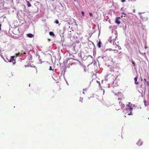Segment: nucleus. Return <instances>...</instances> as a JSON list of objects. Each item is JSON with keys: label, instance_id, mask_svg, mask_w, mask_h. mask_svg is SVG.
Instances as JSON below:
<instances>
[{"label": "nucleus", "instance_id": "nucleus-1", "mask_svg": "<svg viewBox=\"0 0 149 149\" xmlns=\"http://www.w3.org/2000/svg\"><path fill=\"white\" fill-rule=\"evenodd\" d=\"M120 19V17H117L116 18V22L118 24H120V22L119 20Z\"/></svg>", "mask_w": 149, "mask_h": 149}, {"label": "nucleus", "instance_id": "nucleus-2", "mask_svg": "<svg viewBox=\"0 0 149 149\" xmlns=\"http://www.w3.org/2000/svg\"><path fill=\"white\" fill-rule=\"evenodd\" d=\"M130 102L129 103V104L127 105V106L129 107V109L131 110H132L133 109V108L132 107L131 105L130 104Z\"/></svg>", "mask_w": 149, "mask_h": 149}, {"label": "nucleus", "instance_id": "nucleus-3", "mask_svg": "<svg viewBox=\"0 0 149 149\" xmlns=\"http://www.w3.org/2000/svg\"><path fill=\"white\" fill-rule=\"evenodd\" d=\"M138 78V76H137L136 77H135L134 78V80L135 81V83L136 84H139V82L137 81V79Z\"/></svg>", "mask_w": 149, "mask_h": 149}, {"label": "nucleus", "instance_id": "nucleus-4", "mask_svg": "<svg viewBox=\"0 0 149 149\" xmlns=\"http://www.w3.org/2000/svg\"><path fill=\"white\" fill-rule=\"evenodd\" d=\"M27 36L30 38H33L34 36V35L31 33H29L27 34Z\"/></svg>", "mask_w": 149, "mask_h": 149}, {"label": "nucleus", "instance_id": "nucleus-5", "mask_svg": "<svg viewBox=\"0 0 149 149\" xmlns=\"http://www.w3.org/2000/svg\"><path fill=\"white\" fill-rule=\"evenodd\" d=\"M137 144L139 146L142 145L143 144V143L141 141L139 140L138 141Z\"/></svg>", "mask_w": 149, "mask_h": 149}, {"label": "nucleus", "instance_id": "nucleus-6", "mask_svg": "<svg viewBox=\"0 0 149 149\" xmlns=\"http://www.w3.org/2000/svg\"><path fill=\"white\" fill-rule=\"evenodd\" d=\"M120 103H121L120 105L121 107V108L122 109L125 107V104L121 103V102H119V103L120 104Z\"/></svg>", "mask_w": 149, "mask_h": 149}, {"label": "nucleus", "instance_id": "nucleus-7", "mask_svg": "<svg viewBox=\"0 0 149 149\" xmlns=\"http://www.w3.org/2000/svg\"><path fill=\"white\" fill-rule=\"evenodd\" d=\"M101 42L100 41V42L98 43L97 46L99 48H100L101 47Z\"/></svg>", "mask_w": 149, "mask_h": 149}, {"label": "nucleus", "instance_id": "nucleus-8", "mask_svg": "<svg viewBox=\"0 0 149 149\" xmlns=\"http://www.w3.org/2000/svg\"><path fill=\"white\" fill-rule=\"evenodd\" d=\"M126 15L124 13H122V15L121 16V17L123 18V17H126Z\"/></svg>", "mask_w": 149, "mask_h": 149}, {"label": "nucleus", "instance_id": "nucleus-9", "mask_svg": "<svg viewBox=\"0 0 149 149\" xmlns=\"http://www.w3.org/2000/svg\"><path fill=\"white\" fill-rule=\"evenodd\" d=\"M15 57V56H11V58L10 59V62H11L12 61L14 60V58Z\"/></svg>", "mask_w": 149, "mask_h": 149}, {"label": "nucleus", "instance_id": "nucleus-10", "mask_svg": "<svg viewBox=\"0 0 149 149\" xmlns=\"http://www.w3.org/2000/svg\"><path fill=\"white\" fill-rule=\"evenodd\" d=\"M22 54L21 53H18L16 54L15 55L16 57H17L21 56Z\"/></svg>", "mask_w": 149, "mask_h": 149}, {"label": "nucleus", "instance_id": "nucleus-11", "mask_svg": "<svg viewBox=\"0 0 149 149\" xmlns=\"http://www.w3.org/2000/svg\"><path fill=\"white\" fill-rule=\"evenodd\" d=\"M26 2L27 3V4L28 6L29 7H31V4L30 3L29 1H27Z\"/></svg>", "mask_w": 149, "mask_h": 149}, {"label": "nucleus", "instance_id": "nucleus-12", "mask_svg": "<svg viewBox=\"0 0 149 149\" xmlns=\"http://www.w3.org/2000/svg\"><path fill=\"white\" fill-rule=\"evenodd\" d=\"M49 34L50 36H54V33L51 31H50L49 32Z\"/></svg>", "mask_w": 149, "mask_h": 149}, {"label": "nucleus", "instance_id": "nucleus-13", "mask_svg": "<svg viewBox=\"0 0 149 149\" xmlns=\"http://www.w3.org/2000/svg\"><path fill=\"white\" fill-rule=\"evenodd\" d=\"M83 100V98L81 97H80L79 99V101L81 102H82Z\"/></svg>", "mask_w": 149, "mask_h": 149}, {"label": "nucleus", "instance_id": "nucleus-14", "mask_svg": "<svg viewBox=\"0 0 149 149\" xmlns=\"http://www.w3.org/2000/svg\"><path fill=\"white\" fill-rule=\"evenodd\" d=\"M55 23L56 24H59V22L57 20H56L55 21Z\"/></svg>", "mask_w": 149, "mask_h": 149}, {"label": "nucleus", "instance_id": "nucleus-15", "mask_svg": "<svg viewBox=\"0 0 149 149\" xmlns=\"http://www.w3.org/2000/svg\"><path fill=\"white\" fill-rule=\"evenodd\" d=\"M123 99V97H119V98H118V100H122Z\"/></svg>", "mask_w": 149, "mask_h": 149}, {"label": "nucleus", "instance_id": "nucleus-16", "mask_svg": "<svg viewBox=\"0 0 149 149\" xmlns=\"http://www.w3.org/2000/svg\"><path fill=\"white\" fill-rule=\"evenodd\" d=\"M81 14H82V15L83 16H84V11H82L81 12Z\"/></svg>", "mask_w": 149, "mask_h": 149}, {"label": "nucleus", "instance_id": "nucleus-17", "mask_svg": "<svg viewBox=\"0 0 149 149\" xmlns=\"http://www.w3.org/2000/svg\"><path fill=\"white\" fill-rule=\"evenodd\" d=\"M132 111H131L130 110V112L128 114V115H132Z\"/></svg>", "mask_w": 149, "mask_h": 149}, {"label": "nucleus", "instance_id": "nucleus-18", "mask_svg": "<svg viewBox=\"0 0 149 149\" xmlns=\"http://www.w3.org/2000/svg\"><path fill=\"white\" fill-rule=\"evenodd\" d=\"M89 15L91 17H93V14L91 13H89Z\"/></svg>", "mask_w": 149, "mask_h": 149}, {"label": "nucleus", "instance_id": "nucleus-19", "mask_svg": "<svg viewBox=\"0 0 149 149\" xmlns=\"http://www.w3.org/2000/svg\"><path fill=\"white\" fill-rule=\"evenodd\" d=\"M49 70H53L52 69V67L51 66H49Z\"/></svg>", "mask_w": 149, "mask_h": 149}, {"label": "nucleus", "instance_id": "nucleus-20", "mask_svg": "<svg viewBox=\"0 0 149 149\" xmlns=\"http://www.w3.org/2000/svg\"><path fill=\"white\" fill-rule=\"evenodd\" d=\"M113 50L114 51V52L115 53H117L118 52V51L117 50Z\"/></svg>", "mask_w": 149, "mask_h": 149}, {"label": "nucleus", "instance_id": "nucleus-21", "mask_svg": "<svg viewBox=\"0 0 149 149\" xmlns=\"http://www.w3.org/2000/svg\"><path fill=\"white\" fill-rule=\"evenodd\" d=\"M132 64H133V66H135V62L134 61H132Z\"/></svg>", "mask_w": 149, "mask_h": 149}, {"label": "nucleus", "instance_id": "nucleus-22", "mask_svg": "<svg viewBox=\"0 0 149 149\" xmlns=\"http://www.w3.org/2000/svg\"><path fill=\"white\" fill-rule=\"evenodd\" d=\"M121 1L122 2H124L125 1V0H121Z\"/></svg>", "mask_w": 149, "mask_h": 149}, {"label": "nucleus", "instance_id": "nucleus-23", "mask_svg": "<svg viewBox=\"0 0 149 149\" xmlns=\"http://www.w3.org/2000/svg\"><path fill=\"white\" fill-rule=\"evenodd\" d=\"M1 24H0V31L1 30Z\"/></svg>", "mask_w": 149, "mask_h": 149}, {"label": "nucleus", "instance_id": "nucleus-24", "mask_svg": "<svg viewBox=\"0 0 149 149\" xmlns=\"http://www.w3.org/2000/svg\"><path fill=\"white\" fill-rule=\"evenodd\" d=\"M144 81H145L147 83H148L147 82V81H146V79H144Z\"/></svg>", "mask_w": 149, "mask_h": 149}, {"label": "nucleus", "instance_id": "nucleus-25", "mask_svg": "<svg viewBox=\"0 0 149 149\" xmlns=\"http://www.w3.org/2000/svg\"><path fill=\"white\" fill-rule=\"evenodd\" d=\"M84 71L86 72V70L84 69Z\"/></svg>", "mask_w": 149, "mask_h": 149}, {"label": "nucleus", "instance_id": "nucleus-26", "mask_svg": "<svg viewBox=\"0 0 149 149\" xmlns=\"http://www.w3.org/2000/svg\"><path fill=\"white\" fill-rule=\"evenodd\" d=\"M24 54H26V53H25V52H24Z\"/></svg>", "mask_w": 149, "mask_h": 149}, {"label": "nucleus", "instance_id": "nucleus-27", "mask_svg": "<svg viewBox=\"0 0 149 149\" xmlns=\"http://www.w3.org/2000/svg\"><path fill=\"white\" fill-rule=\"evenodd\" d=\"M51 0L52 1H54V0Z\"/></svg>", "mask_w": 149, "mask_h": 149}, {"label": "nucleus", "instance_id": "nucleus-28", "mask_svg": "<svg viewBox=\"0 0 149 149\" xmlns=\"http://www.w3.org/2000/svg\"><path fill=\"white\" fill-rule=\"evenodd\" d=\"M74 1H76V0H74Z\"/></svg>", "mask_w": 149, "mask_h": 149}, {"label": "nucleus", "instance_id": "nucleus-29", "mask_svg": "<svg viewBox=\"0 0 149 149\" xmlns=\"http://www.w3.org/2000/svg\"><path fill=\"white\" fill-rule=\"evenodd\" d=\"M72 56H73V57H74V55H72Z\"/></svg>", "mask_w": 149, "mask_h": 149}]
</instances>
